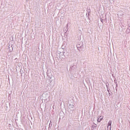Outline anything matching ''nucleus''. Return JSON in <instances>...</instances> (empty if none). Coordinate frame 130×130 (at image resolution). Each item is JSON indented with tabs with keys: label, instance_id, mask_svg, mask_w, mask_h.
Returning <instances> with one entry per match:
<instances>
[{
	"label": "nucleus",
	"instance_id": "nucleus-1",
	"mask_svg": "<svg viewBox=\"0 0 130 130\" xmlns=\"http://www.w3.org/2000/svg\"><path fill=\"white\" fill-rule=\"evenodd\" d=\"M111 123H112V121L110 120L108 123L107 128H110V129H111Z\"/></svg>",
	"mask_w": 130,
	"mask_h": 130
},
{
	"label": "nucleus",
	"instance_id": "nucleus-2",
	"mask_svg": "<svg viewBox=\"0 0 130 130\" xmlns=\"http://www.w3.org/2000/svg\"><path fill=\"white\" fill-rule=\"evenodd\" d=\"M103 119V116H100L98 119V122H100V121H101V120H102Z\"/></svg>",
	"mask_w": 130,
	"mask_h": 130
}]
</instances>
